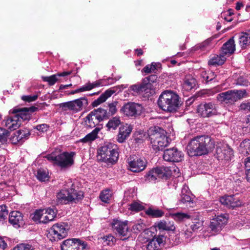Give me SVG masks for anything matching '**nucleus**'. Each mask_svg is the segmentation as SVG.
Returning <instances> with one entry per match:
<instances>
[{
    "instance_id": "obj_8",
    "label": "nucleus",
    "mask_w": 250,
    "mask_h": 250,
    "mask_svg": "<svg viewBox=\"0 0 250 250\" xmlns=\"http://www.w3.org/2000/svg\"><path fill=\"white\" fill-rule=\"evenodd\" d=\"M143 110L142 104L134 102H127L121 107L120 112L125 116L134 118L140 116Z\"/></svg>"
},
{
    "instance_id": "obj_34",
    "label": "nucleus",
    "mask_w": 250,
    "mask_h": 250,
    "mask_svg": "<svg viewBox=\"0 0 250 250\" xmlns=\"http://www.w3.org/2000/svg\"><path fill=\"white\" fill-rule=\"evenodd\" d=\"M204 221L202 216L196 215L192 218V224L190 228L193 231H197L203 226Z\"/></svg>"
},
{
    "instance_id": "obj_60",
    "label": "nucleus",
    "mask_w": 250,
    "mask_h": 250,
    "mask_svg": "<svg viewBox=\"0 0 250 250\" xmlns=\"http://www.w3.org/2000/svg\"><path fill=\"white\" fill-rule=\"evenodd\" d=\"M245 167V170H249L250 169V156L247 157L244 162Z\"/></svg>"
},
{
    "instance_id": "obj_44",
    "label": "nucleus",
    "mask_w": 250,
    "mask_h": 250,
    "mask_svg": "<svg viewBox=\"0 0 250 250\" xmlns=\"http://www.w3.org/2000/svg\"><path fill=\"white\" fill-rule=\"evenodd\" d=\"M100 122L107 117V112L105 109L98 108L92 111Z\"/></svg>"
},
{
    "instance_id": "obj_33",
    "label": "nucleus",
    "mask_w": 250,
    "mask_h": 250,
    "mask_svg": "<svg viewBox=\"0 0 250 250\" xmlns=\"http://www.w3.org/2000/svg\"><path fill=\"white\" fill-rule=\"evenodd\" d=\"M100 122V121L97 119V117L92 111L90 112L85 118V124L90 127H95Z\"/></svg>"
},
{
    "instance_id": "obj_59",
    "label": "nucleus",
    "mask_w": 250,
    "mask_h": 250,
    "mask_svg": "<svg viewBox=\"0 0 250 250\" xmlns=\"http://www.w3.org/2000/svg\"><path fill=\"white\" fill-rule=\"evenodd\" d=\"M89 87H90V90L92 89L95 87H98L102 85V81L101 80H99L96 81L93 83H88Z\"/></svg>"
},
{
    "instance_id": "obj_48",
    "label": "nucleus",
    "mask_w": 250,
    "mask_h": 250,
    "mask_svg": "<svg viewBox=\"0 0 250 250\" xmlns=\"http://www.w3.org/2000/svg\"><path fill=\"white\" fill-rule=\"evenodd\" d=\"M37 178L41 181H45L48 179V173L43 169H39L37 171Z\"/></svg>"
},
{
    "instance_id": "obj_58",
    "label": "nucleus",
    "mask_w": 250,
    "mask_h": 250,
    "mask_svg": "<svg viewBox=\"0 0 250 250\" xmlns=\"http://www.w3.org/2000/svg\"><path fill=\"white\" fill-rule=\"evenodd\" d=\"M208 75V74L206 71H203V72L201 73V76L202 78L207 82L210 81L213 79V78L209 76Z\"/></svg>"
},
{
    "instance_id": "obj_56",
    "label": "nucleus",
    "mask_w": 250,
    "mask_h": 250,
    "mask_svg": "<svg viewBox=\"0 0 250 250\" xmlns=\"http://www.w3.org/2000/svg\"><path fill=\"white\" fill-rule=\"evenodd\" d=\"M38 98V95H35L33 96L31 95H27V96H23L21 98L22 100L24 101L31 102L33 101H36Z\"/></svg>"
},
{
    "instance_id": "obj_39",
    "label": "nucleus",
    "mask_w": 250,
    "mask_h": 250,
    "mask_svg": "<svg viewBox=\"0 0 250 250\" xmlns=\"http://www.w3.org/2000/svg\"><path fill=\"white\" fill-rule=\"evenodd\" d=\"M148 88V84H146L143 82L141 83L131 85L129 87V89L132 91L135 94H140L145 91L146 89Z\"/></svg>"
},
{
    "instance_id": "obj_46",
    "label": "nucleus",
    "mask_w": 250,
    "mask_h": 250,
    "mask_svg": "<svg viewBox=\"0 0 250 250\" xmlns=\"http://www.w3.org/2000/svg\"><path fill=\"white\" fill-rule=\"evenodd\" d=\"M103 244L104 246H112L114 244L116 239L111 235H107L102 238Z\"/></svg>"
},
{
    "instance_id": "obj_9",
    "label": "nucleus",
    "mask_w": 250,
    "mask_h": 250,
    "mask_svg": "<svg viewBox=\"0 0 250 250\" xmlns=\"http://www.w3.org/2000/svg\"><path fill=\"white\" fill-rule=\"evenodd\" d=\"M69 229L70 227L67 223H57L50 228L49 234L52 236L54 241H58L67 236Z\"/></svg>"
},
{
    "instance_id": "obj_25",
    "label": "nucleus",
    "mask_w": 250,
    "mask_h": 250,
    "mask_svg": "<svg viewBox=\"0 0 250 250\" xmlns=\"http://www.w3.org/2000/svg\"><path fill=\"white\" fill-rule=\"evenodd\" d=\"M156 229L160 230L174 231L175 229L173 222L160 221L155 224Z\"/></svg>"
},
{
    "instance_id": "obj_45",
    "label": "nucleus",
    "mask_w": 250,
    "mask_h": 250,
    "mask_svg": "<svg viewBox=\"0 0 250 250\" xmlns=\"http://www.w3.org/2000/svg\"><path fill=\"white\" fill-rule=\"evenodd\" d=\"M132 229L135 233H138L146 229V224L143 221H138L132 227Z\"/></svg>"
},
{
    "instance_id": "obj_3",
    "label": "nucleus",
    "mask_w": 250,
    "mask_h": 250,
    "mask_svg": "<svg viewBox=\"0 0 250 250\" xmlns=\"http://www.w3.org/2000/svg\"><path fill=\"white\" fill-rule=\"evenodd\" d=\"M97 159L99 161L113 164L118 159L117 146L112 143H107L101 146L97 153Z\"/></svg>"
},
{
    "instance_id": "obj_27",
    "label": "nucleus",
    "mask_w": 250,
    "mask_h": 250,
    "mask_svg": "<svg viewBox=\"0 0 250 250\" xmlns=\"http://www.w3.org/2000/svg\"><path fill=\"white\" fill-rule=\"evenodd\" d=\"M73 185H71V188L68 189L69 191V196L70 199L71 203H76L81 200L83 197V193L81 191L75 190L72 187Z\"/></svg>"
},
{
    "instance_id": "obj_47",
    "label": "nucleus",
    "mask_w": 250,
    "mask_h": 250,
    "mask_svg": "<svg viewBox=\"0 0 250 250\" xmlns=\"http://www.w3.org/2000/svg\"><path fill=\"white\" fill-rule=\"evenodd\" d=\"M129 206L128 209L131 211H139L144 209L143 204L138 202H133Z\"/></svg>"
},
{
    "instance_id": "obj_2",
    "label": "nucleus",
    "mask_w": 250,
    "mask_h": 250,
    "mask_svg": "<svg viewBox=\"0 0 250 250\" xmlns=\"http://www.w3.org/2000/svg\"><path fill=\"white\" fill-rule=\"evenodd\" d=\"M157 103L159 107L164 111L175 112L179 107V97L172 91H165L161 94Z\"/></svg>"
},
{
    "instance_id": "obj_17",
    "label": "nucleus",
    "mask_w": 250,
    "mask_h": 250,
    "mask_svg": "<svg viewBox=\"0 0 250 250\" xmlns=\"http://www.w3.org/2000/svg\"><path fill=\"white\" fill-rule=\"evenodd\" d=\"M220 203L229 208H234L241 206L242 202L236 195L225 196L220 199Z\"/></svg>"
},
{
    "instance_id": "obj_55",
    "label": "nucleus",
    "mask_w": 250,
    "mask_h": 250,
    "mask_svg": "<svg viewBox=\"0 0 250 250\" xmlns=\"http://www.w3.org/2000/svg\"><path fill=\"white\" fill-rule=\"evenodd\" d=\"M249 83V81L245 78L240 77L237 80L236 84L241 86H248Z\"/></svg>"
},
{
    "instance_id": "obj_1",
    "label": "nucleus",
    "mask_w": 250,
    "mask_h": 250,
    "mask_svg": "<svg viewBox=\"0 0 250 250\" xmlns=\"http://www.w3.org/2000/svg\"><path fill=\"white\" fill-rule=\"evenodd\" d=\"M214 147L210 137L200 136L192 139L188 146V152L190 156L206 154Z\"/></svg>"
},
{
    "instance_id": "obj_62",
    "label": "nucleus",
    "mask_w": 250,
    "mask_h": 250,
    "mask_svg": "<svg viewBox=\"0 0 250 250\" xmlns=\"http://www.w3.org/2000/svg\"><path fill=\"white\" fill-rule=\"evenodd\" d=\"M7 247V244L2 238L0 237V250H4Z\"/></svg>"
},
{
    "instance_id": "obj_22",
    "label": "nucleus",
    "mask_w": 250,
    "mask_h": 250,
    "mask_svg": "<svg viewBox=\"0 0 250 250\" xmlns=\"http://www.w3.org/2000/svg\"><path fill=\"white\" fill-rule=\"evenodd\" d=\"M132 130V126L128 124L123 125L119 128L117 136V141L119 143H124L129 137Z\"/></svg>"
},
{
    "instance_id": "obj_53",
    "label": "nucleus",
    "mask_w": 250,
    "mask_h": 250,
    "mask_svg": "<svg viewBox=\"0 0 250 250\" xmlns=\"http://www.w3.org/2000/svg\"><path fill=\"white\" fill-rule=\"evenodd\" d=\"M49 125L45 124L39 125L34 127V129H36L40 133H44L46 132L49 128Z\"/></svg>"
},
{
    "instance_id": "obj_20",
    "label": "nucleus",
    "mask_w": 250,
    "mask_h": 250,
    "mask_svg": "<svg viewBox=\"0 0 250 250\" xmlns=\"http://www.w3.org/2000/svg\"><path fill=\"white\" fill-rule=\"evenodd\" d=\"M165 238L163 235H156L148 242L146 248L147 250H159L164 245Z\"/></svg>"
},
{
    "instance_id": "obj_11",
    "label": "nucleus",
    "mask_w": 250,
    "mask_h": 250,
    "mask_svg": "<svg viewBox=\"0 0 250 250\" xmlns=\"http://www.w3.org/2000/svg\"><path fill=\"white\" fill-rule=\"evenodd\" d=\"M217 106L214 103H203L197 106V113L201 117H209L217 114Z\"/></svg>"
},
{
    "instance_id": "obj_51",
    "label": "nucleus",
    "mask_w": 250,
    "mask_h": 250,
    "mask_svg": "<svg viewBox=\"0 0 250 250\" xmlns=\"http://www.w3.org/2000/svg\"><path fill=\"white\" fill-rule=\"evenodd\" d=\"M241 46L244 47L245 46L250 44V36L248 34H245L240 38L239 41Z\"/></svg>"
},
{
    "instance_id": "obj_50",
    "label": "nucleus",
    "mask_w": 250,
    "mask_h": 250,
    "mask_svg": "<svg viewBox=\"0 0 250 250\" xmlns=\"http://www.w3.org/2000/svg\"><path fill=\"white\" fill-rule=\"evenodd\" d=\"M158 77L156 75H151L144 79L143 82L146 84H148V88L150 87L151 83H156Z\"/></svg>"
},
{
    "instance_id": "obj_57",
    "label": "nucleus",
    "mask_w": 250,
    "mask_h": 250,
    "mask_svg": "<svg viewBox=\"0 0 250 250\" xmlns=\"http://www.w3.org/2000/svg\"><path fill=\"white\" fill-rule=\"evenodd\" d=\"M117 102H114L109 104V110L112 115L114 114L117 112L116 106L117 105Z\"/></svg>"
},
{
    "instance_id": "obj_43",
    "label": "nucleus",
    "mask_w": 250,
    "mask_h": 250,
    "mask_svg": "<svg viewBox=\"0 0 250 250\" xmlns=\"http://www.w3.org/2000/svg\"><path fill=\"white\" fill-rule=\"evenodd\" d=\"M240 151L244 155L250 154V140L245 139L241 143Z\"/></svg>"
},
{
    "instance_id": "obj_30",
    "label": "nucleus",
    "mask_w": 250,
    "mask_h": 250,
    "mask_svg": "<svg viewBox=\"0 0 250 250\" xmlns=\"http://www.w3.org/2000/svg\"><path fill=\"white\" fill-rule=\"evenodd\" d=\"M196 83L195 78L190 75H188L185 77L182 85L185 90L189 91L196 86Z\"/></svg>"
},
{
    "instance_id": "obj_7",
    "label": "nucleus",
    "mask_w": 250,
    "mask_h": 250,
    "mask_svg": "<svg viewBox=\"0 0 250 250\" xmlns=\"http://www.w3.org/2000/svg\"><path fill=\"white\" fill-rule=\"evenodd\" d=\"M56 215V211L52 208L39 209L33 214L32 219L37 223L47 224L53 221Z\"/></svg>"
},
{
    "instance_id": "obj_41",
    "label": "nucleus",
    "mask_w": 250,
    "mask_h": 250,
    "mask_svg": "<svg viewBox=\"0 0 250 250\" xmlns=\"http://www.w3.org/2000/svg\"><path fill=\"white\" fill-rule=\"evenodd\" d=\"M171 217L177 222H182L190 218V215L187 213L177 212L175 213H171Z\"/></svg>"
},
{
    "instance_id": "obj_49",
    "label": "nucleus",
    "mask_w": 250,
    "mask_h": 250,
    "mask_svg": "<svg viewBox=\"0 0 250 250\" xmlns=\"http://www.w3.org/2000/svg\"><path fill=\"white\" fill-rule=\"evenodd\" d=\"M8 211L5 205L0 206V222H3L7 218Z\"/></svg>"
},
{
    "instance_id": "obj_21",
    "label": "nucleus",
    "mask_w": 250,
    "mask_h": 250,
    "mask_svg": "<svg viewBox=\"0 0 250 250\" xmlns=\"http://www.w3.org/2000/svg\"><path fill=\"white\" fill-rule=\"evenodd\" d=\"M112 226L116 232L122 236H125L128 232L127 221L123 222L118 220H114Z\"/></svg>"
},
{
    "instance_id": "obj_5",
    "label": "nucleus",
    "mask_w": 250,
    "mask_h": 250,
    "mask_svg": "<svg viewBox=\"0 0 250 250\" xmlns=\"http://www.w3.org/2000/svg\"><path fill=\"white\" fill-rule=\"evenodd\" d=\"M74 153L64 152L56 155L55 153H51L46 155L44 157L54 165H56L61 168H66L71 167L74 163L73 159Z\"/></svg>"
},
{
    "instance_id": "obj_4",
    "label": "nucleus",
    "mask_w": 250,
    "mask_h": 250,
    "mask_svg": "<svg viewBox=\"0 0 250 250\" xmlns=\"http://www.w3.org/2000/svg\"><path fill=\"white\" fill-rule=\"evenodd\" d=\"M149 133V137L154 150H162L168 145V138L163 129L155 126L150 129Z\"/></svg>"
},
{
    "instance_id": "obj_32",
    "label": "nucleus",
    "mask_w": 250,
    "mask_h": 250,
    "mask_svg": "<svg viewBox=\"0 0 250 250\" xmlns=\"http://www.w3.org/2000/svg\"><path fill=\"white\" fill-rule=\"evenodd\" d=\"M226 58L222 54L220 55H214L208 61L209 65L216 66L223 64L226 61Z\"/></svg>"
},
{
    "instance_id": "obj_12",
    "label": "nucleus",
    "mask_w": 250,
    "mask_h": 250,
    "mask_svg": "<svg viewBox=\"0 0 250 250\" xmlns=\"http://www.w3.org/2000/svg\"><path fill=\"white\" fill-rule=\"evenodd\" d=\"M215 156L218 160L229 161L233 157V151L227 144L218 143Z\"/></svg>"
},
{
    "instance_id": "obj_28",
    "label": "nucleus",
    "mask_w": 250,
    "mask_h": 250,
    "mask_svg": "<svg viewBox=\"0 0 250 250\" xmlns=\"http://www.w3.org/2000/svg\"><path fill=\"white\" fill-rule=\"evenodd\" d=\"M68 189H62L57 194V201L61 204L71 203Z\"/></svg>"
},
{
    "instance_id": "obj_42",
    "label": "nucleus",
    "mask_w": 250,
    "mask_h": 250,
    "mask_svg": "<svg viewBox=\"0 0 250 250\" xmlns=\"http://www.w3.org/2000/svg\"><path fill=\"white\" fill-rule=\"evenodd\" d=\"M112 192L109 189L103 190L100 195L101 201L105 203H109L112 199Z\"/></svg>"
},
{
    "instance_id": "obj_61",
    "label": "nucleus",
    "mask_w": 250,
    "mask_h": 250,
    "mask_svg": "<svg viewBox=\"0 0 250 250\" xmlns=\"http://www.w3.org/2000/svg\"><path fill=\"white\" fill-rule=\"evenodd\" d=\"M79 89L80 92L90 90V87H89L88 83L85 84V85L82 86Z\"/></svg>"
},
{
    "instance_id": "obj_37",
    "label": "nucleus",
    "mask_w": 250,
    "mask_h": 250,
    "mask_svg": "<svg viewBox=\"0 0 250 250\" xmlns=\"http://www.w3.org/2000/svg\"><path fill=\"white\" fill-rule=\"evenodd\" d=\"M100 129L98 128H95L91 132L87 134L84 137L81 139L80 142L83 143H91L97 138L98 133Z\"/></svg>"
},
{
    "instance_id": "obj_64",
    "label": "nucleus",
    "mask_w": 250,
    "mask_h": 250,
    "mask_svg": "<svg viewBox=\"0 0 250 250\" xmlns=\"http://www.w3.org/2000/svg\"><path fill=\"white\" fill-rule=\"evenodd\" d=\"M184 234L186 238H188L192 236V232L190 230L187 229L185 231Z\"/></svg>"
},
{
    "instance_id": "obj_23",
    "label": "nucleus",
    "mask_w": 250,
    "mask_h": 250,
    "mask_svg": "<svg viewBox=\"0 0 250 250\" xmlns=\"http://www.w3.org/2000/svg\"><path fill=\"white\" fill-rule=\"evenodd\" d=\"M21 122L19 120L17 117L14 115L8 117L3 121V125L10 130H13L17 129L21 126Z\"/></svg>"
},
{
    "instance_id": "obj_6",
    "label": "nucleus",
    "mask_w": 250,
    "mask_h": 250,
    "mask_svg": "<svg viewBox=\"0 0 250 250\" xmlns=\"http://www.w3.org/2000/svg\"><path fill=\"white\" fill-rule=\"evenodd\" d=\"M247 92L245 89L230 90L222 92L217 96V99L226 104H234L236 102L247 97Z\"/></svg>"
},
{
    "instance_id": "obj_14",
    "label": "nucleus",
    "mask_w": 250,
    "mask_h": 250,
    "mask_svg": "<svg viewBox=\"0 0 250 250\" xmlns=\"http://www.w3.org/2000/svg\"><path fill=\"white\" fill-rule=\"evenodd\" d=\"M228 215L221 214L212 218L209 225V229L213 233L220 231L228 221Z\"/></svg>"
},
{
    "instance_id": "obj_63",
    "label": "nucleus",
    "mask_w": 250,
    "mask_h": 250,
    "mask_svg": "<svg viewBox=\"0 0 250 250\" xmlns=\"http://www.w3.org/2000/svg\"><path fill=\"white\" fill-rule=\"evenodd\" d=\"M142 71L147 74L150 73L152 72V66L147 64L143 69Z\"/></svg>"
},
{
    "instance_id": "obj_10",
    "label": "nucleus",
    "mask_w": 250,
    "mask_h": 250,
    "mask_svg": "<svg viewBox=\"0 0 250 250\" xmlns=\"http://www.w3.org/2000/svg\"><path fill=\"white\" fill-rule=\"evenodd\" d=\"M171 170L168 167H161L150 170L146 175V179L154 182L158 178L167 179L171 175Z\"/></svg>"
},
{
    "instance_id": "obj_29",
    "label": "nucleus",
    "mask_w": 250,
    "mask_h": 250,
    "mask_svg": "<svg viewBox=\"0 0 250 250\" xmlns=\"http://www.w3.org/2000/svg\"><path fill=\"white\" fill-rule=\"evenodd\" d=\"M71 74V71L63 72L59 73L57 74L52 75L49 77H42V80L44 82H47L50 85H54L55 83L59 81L57 77H65Z\"/></svg>"
},
{
    "instance_id": "obj_13",
    "label": "nucleus",
    "mask_w": 250,
    "mask_h": 250,
    "mask_svg": "<svg viewBox=\"0 0 250 250\" xmlns=\"http://www.w3.org/2000/svg\"><path fill=\"white\" fill-rule=\"evenodd\" d=\"M129 169L134 172H139L145 169L146 161L144 158L135 155L130 156L127 159Z\"/></svg>"
},
{
    "instance_id": "obj_18",
    "label": "nucleus",
    "mask_w": 250,
    "mask_h": 250,
    "mask_svg": "<svg viewBox=\"0 0 250 250\" xmlns=\"http://www.w3.org/2000/svg\"><path fill=\"white\" fill-rule=\"evenodd\" d=\"M9 222L15 228H19L24 224L22 213L18 211H13L10 213Z\"/></svg>"
},
{
    "instance_id": "obj_40",
    "label": "nucleus",
    "mask_w": 250,
    "mask_h": 250,
    "mask_svg": "<svg viewBox=\"0 0 250 250\" xmlns=\"http://www.w3.org/2000/svg\"><path fill=\"white\" fill-rule=\"evenodd\" d=\"M121 121L119 117H114L110 119L106 124L108 130H115L121 124Z\"/></svg>"
},
{
    "instance_id": "obj_54",
    "label": "nucleus",
    "mask_w": 250,
    "mask_h": 250,
    "mask_svg": "<svg viewBox=\"0 0 250 250\" xmlns=\"http://www.w3.org/2000/svg\"><path fill=\"white\" fill-rule=\"evenodd\" d=\"M240 109L247 111L250 112V102H244L240 104Z\"/></svg>"
},
{
    "instance_id": "obj_24",
    "label": "nucleus",
    "mask_w": 250,
    "mask_h": 250,
    "mask_svg": "<svg viewBox=\"0 0 250 250\" xmlns=\"http://www.w3.org/2000/svg\"><path fill=\"white\" fill-rule=\"evenodd\" d=\"M30 134L28 130H19L14 133V135L11 138V140L13 143L14 144L18 142H22L24 140L28 138Z\"/></svg>"
},
{
    "instance_id": "obj_19",
    "label": "nucleus",
    "mask_w": 250,
    "mask_h": 250,
    "mask_svg": "<svg viewBox=\"0 0 250 250\" xmlns=\"http://www.w3.org/2000/svg\"><path fill=\"white\" fill-rule=\"evenodd\" d=\"M9 113L17 117L21 122V120H28L30 118V113L26 107H15L9 111Z\"/></svg>"
},
{
    "instance_id": "obj_31",
    "label": "nucleus",
    "mask_w": 250,
    "mask_h": 250,
    "mask_svg": "<svg viewBox=\"0 0 250 250\" xmlns=\"http://www.w3.org/2000/svg\"><path fill=\"white\" fill-rule=\"evenodd\" d=\"M115 92V91L111 89L106 90L96 100L93 102L92 105L94 107L97 106L100 104L105 102L108 98L110 97Z\"/></svg>"
},
{
    "instance_id": "obj_16",
    "label": "nucleus",
    "mask_w": 250,
    "mask_h": 250,
    "mask_svg": "<svg viewBox=\"0 0 250 250\" xmlns=\"http://www.w3.org/2000/svg\"><path fill=\"white\" fill-rule=\"evenodd\" d=\"M183 157V153L175 147L165 150L163 154L164 159L167 162H178Z\"/></svg>"
},
{
    "instance_id": "obj_15",
    "label": "nucleus",
    "mask_w": 250,
    "mask_h": 250,
    "mask_svg": "<svg viewBox=\"0 0 250 250\" xmlns=\"http://www.w3.org/2000/svg\"><path fill=\"white\" fill-rule=\"evenodd\" d=\"M87 104V100L84 98H81L62 103L61 104V107L64 110L68 109L77 112L82 109L84 104L86 105Z\"/></svg>"
},
{
    "instance_id": "obj_38",
    "label": "nucleus",
    "mask_w": 250,
    "mask_h": 250,
    "mask_svg": "<svg viewBox=\"0 0 250 250\" xmlns=\"http://www.w3.org/2000/svg\"><path fill=\"white\" fill-rule=\"evenodd\" d=\"M145 212L149 216L153 218L161 217L164 215V211L162 210L151 207L146 209Z\"/></svg>"
},
{
    "instance_id": "obj_36",
    "label": "nucleus",
    "mask_w": 250,
    "mask_h": 250,
    "mask_svg": "<svg viewBox=\"0 0 250 250\" xmlns=\"http://www.w3.org/2000/svg\"><path fill=\"white\" fill-rule=\"evenodd\" d=\"M188 188L184 187L181 191L179 201L183 204L190 203L192 202V199L190 195V192L188 191Z\"/></svg>"
},
{
    "instance_id": "obj_52",
    "label": "nucleus",
    "mask_w": 250,
    "mask_h": 250,
    "mask_svg": "<svg viewBox=\"0 0 250 250\" xmlns=\"http://www.w3.org/2000/svg\"><path fill=\"white\" fill-rule=\"evenodd\" d=\"M13 250H34V248L31 245L22 243L17 245Z\"/></svg>"
},
{
    "instance_id": "obj_35",
    "label": "nucleus",
    "mask_w": 250,
    "mask_h": 250,
    "mask_svg": "<svg viewBox=\"0 0 250 250\" xmlns=\"http://www.w3.org/2000/svg\"><path fill=\"white\" fill-rule=\"evenodd\" d=\"M80 239L76 238L68 239L63 241L61 246L62 250H72L74 246H76V242Z\"/></svg>"
},
{
    "instance_id": "obj_26",
    "label": "nucleus",
    "mask_w": 250,
    "mask_h": 250,
    "mask_svg": "<svg viewBox=\"0 0 250 250\" xmlns=\"http://www.w3.org/2000/svg\"><path fill=\"white\" fill-rule=\"evenodd\" d=\"M235 50L234 41L232 38L223 44L222 47L221 54L224 55H230L234 53Z\"/></svg>"
}]
</instances>
